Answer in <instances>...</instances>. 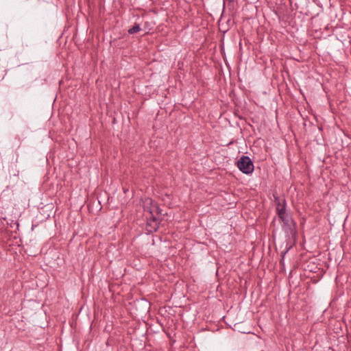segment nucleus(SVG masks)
I'll return each instance as SVG.
<instances>
[{
	"instance_id": "f257e3e1",
	"label": "nucleus",
	"mask_w": 351,
	"mask_h": 351,
	"mask_svg": "<svg viewBox=\"0 0 351 351\" xmlns=\"http://www.w3.org/2000/svg\"><path fill=\"white\" fill-rule=\"evenodd\" d=\"M238 169L247 175L252 173L254 170V165L251 158L247 156H242L237 162Z\"/></svg>"
},
{
	"instance_id": "f03ea898",
	"label": "nucleus",
	"mask_w": 351,
	"mask_h": 351,
	"mask_svg": "<svg viewBox=\"0 0 351 351\" xmlns=\"http://www.w3.org/2000/svg\"><path fill=\"white\" fill-rule=\"evenodd\" d=\"M296 228L297 224L294 219L288 222L282 223V230L285 232L286 237L289 239H295L298 234Z\"/></svg>"
},
{
	"instance_id": "7ed1b4c3",
	"label": "nucleus",
	"mask_w": 351,
	"mask_h": 351,
	"mask_svg": "<svg viewBox=\"0 0 351 351\" xmlns=\"http://www.w3.org/2000/svg\"><path fill=\"white\" fill-rule=\"evenodd\" d=\"M276 206V215L283 214L287 210V201L284 197H280L276 193L273 194Z\"/></svg>"
},
{
	"instance_id": "20e7f679",
	"label": "nucleus",
	"mask_w": 351,
	"mask_h": 351,
	"mask_svg": "<svg viewBox=\"0 0 351 351\" xmlns=\"http://www.w3.org/2000/svg\"><path fill=\"white\" fill-rule=\"evenodd\" d=\"M161 219H158L155 215H151L149 218H147V226L146 230L149 232H156L160 226Z\"/></svg>"
},
{
	"instance_id": "39448f33",
	"label": "nucleus",
	"mask_w": 351,
	"mask_h": 351,
	"mask_svg": "<svg viewBox=\"0 0 351 351\" xmlns=\"http://www.w3.org/2000/svg\"><path fill=\"white\" fill-rule=\"evenodd\" d=\"M278 217L282 223L293 220L292 215H291V213L288 212H285L283 214L278 215Z\"/></svg>"
},
{
	"instance_id": "423d86ee",
	"label": "nucleus",
	"mask_w": 351,
	"mask_h": 351,
	"mask_svg": "<svg viewBox=\"0 0 351 351\" xmlns=\"http://www.w3.org/2000/svg\"><path fill=\"white\" fill-rule=\"evenodd\" d=\"M150 204L153 207H154V213H156V216L162 215V210L160 208L158 204L157 203L154 202L152 199H150Z\"/></svg>"
},
{
	"instance_id": "0eeeda50",
	"label": "nucleus",
	"mask_w": 351,
	"mask_h": 351,
	"mask_svg": "<svg viewBox=\"0 0 351 351\" xmlns=\"http://www.w3.org/2000/svg\"><path fill=\"white\" fill-rule=\"evenodd\" d=\"M141 27L138 23H135L134 26L128 29V33L130 34H134L138 32L141 30Z\"/></svg>"
},
{
	"instance_id": "6e6552de",
	"label": "nucleus",
	"mask_w": 351,
	"mask_h": 351,
	"mask_svg": "<svg viewBox=\"0 0 351 351\" xmlns=\"http://www.w3.org/2000/svg\"><path fill=\"white\" fill-rule=\"evenodd\" d=\"M149 202H150V199H149ZM144 211L149 213L151 216L152 215H154V207H153L150 204V202H149V205H146L144 206Z\"/></svg>"
},
{
	"instance_id": "1a4fd4ad",
	"label": "nucleus",
	"mask_w": 351,
	"mask_h": 351,
	"mask_svg": "<svg viewBox=\"0 0 351 351\" xmlns=\"http://www.w3.org/2000/svg\"><path fill=\"white\" fill-rule=\"evenodd\" d=\"M223 1L225 2V1H226V0H223ZM227 1H228L230 3H232L235 1V0H227Z\"/></svg>"
}]
</instances>
